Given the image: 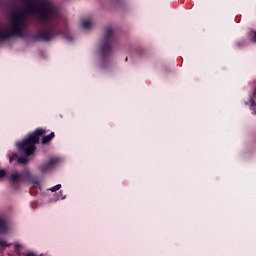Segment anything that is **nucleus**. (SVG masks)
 <instances>
[{
  "label": "nucleus",
  "mask_w": 256,
  "mask_h": 256,
  "mask_svg": "<svg viewBox=\"0 0 256 256\" xmlns=\"http://www.w3.org/2000/svg\"><path fill=\"white\" fill-rule=\"evenodd\" d=\"M7 233V223L5 220L0 218V234H5Z\"/></svg>",
  "instance_id": "423d86ee"
},
{
  "label": "nucleus",
  "mask_w": 256,
  "mask_h": 256,
  "mask_svg": "<svg viewBox=\"0 0 256 256\" xmlns=\"http://www.w3.org/2000/svg\"><path fill=\"white\" fill-rule=\"evenodd\" d=\"M17 159H19V155H17V153H12V154L9 156V161H10V163H13V161H17Z\"/></svg>",
  "instance_id": "1a4fd4ad"
},
{
  "label": "nucleus",
  "mask_w": 256,
  "mask_h": 256,
  "mask_svg": "<svg viewBox=\"0 0 256 256\" xmlns=\"http://www.w3.org/2000/svg\"><path fill=\"white\" fill-rule=\"evenodd\" d=\"M55 137V132H51L49 135L42 137V145H47L50 143Z\"/></svg>",
  "instance_id": "39448f33"
},
{
  "label": "nucleus",
  "mask_w": 256,
  "mask_h": 256,
  "mask_svg": "<svg viewBox=\"0 0 256 256\" xmlns=\"http://www.w3.org/2000/svg\"><path fill=\"white\" fill-rule=\"evenodd\" d=\"M0 247H7V241L0 240Z\"/></svg>",
  "instance_id": "ddd939ff"
},
{
  "label": "nucleus",
  "mask_w": 256,
  "mask_h": 256,
  "mask_svg": "<svg viewBox=\"0 0 256 256\" xmlns=\"http://www.w3.org/2000/svg\"><path fill=\"white\" fill-rule=\"evenodd\" d=\"M93 25V22L91 20L84 19L82 20L81 26L83 29H89Z\"/></svg>",
  "instance_id": "0eeeda50"
},
{
  "label": "nucleus",
  "mask_w": 256,
  "mask_h": 256,
  "mask_svg": "<svg viewBox=\"0 0 256 256\" xmlns=\"http://www.w3.org/2000/svg\"><path fill=\"white\" fill-rule=\"evenodd\" d=\"M27 161H28V159L25 156H20V157L18 156V158H17V163L19 165H26Z\"/></svg>",
  "instance_id": "6e6552de"
},
{
  "label": "nucleus",
  "mask_w": 256,
  "mask_h": 256,
  "mask_svg": "<svg viewBox=\"0 0 256 256\" xmlns=\"http://www.w3.org/2000/svg\"><path fill=\"white\" fill-rule=\"evenodd\" d=\"M6 177L10 185H12V187H15V185H19L21 181H27V179H30L31 174H29V172H14L12 174H6Z\"/></svg>",
  "instance_id": "7ed1b4c3"
},
{
  "label": "nucleus",
  "mask_w": 256,
  "mask_h": 256,
  "mask_svg": "<svg viewBox=\"0 0 256 256\" xmlns=\"http://www.w3.org/2000/svg\"><path fill=\"white\" fill-rule=\"evenodd\" d=\"M45 133V130L43 129H37L32 134H29L26 139H24L22 142L17 143V147L22 153L26 155V157H30V155H33L35 153V149L37 147V143H39V139L41 135Z\"/></svg>",
  "instance_id": "f03ea898"
},
{
  "label": "nucleus",
  "mask_w": 256,
  "mask_h": 256,
  "mask_svg": "<svg viewBox=\"0 0 256 256\" xmlns=\"http://www.w3.org/2000/svg\"><path fill=\"white\" fill-rule=\"evenodd\" d=\"M15 247H21V245H19V244H16V245H15Z\"/></svg>",
  "instance_id": "f3484780"
},
{
  "label": "nucleus",
  "mask_w": 256,
  "mask_h": 256,
  "mask_svg": "<svg viewBox=\"0 0 256 256\" xmlns=\"http://www.w3.org/2000/svg\"><path fill=\"white\" fill-rule=\"evenodd\" d=\"M30 183H32V185H35V187H39V181L37 180H31Z\"/></svg>",
  "instance_id": "4468645a"
},
{
  "label": "nucleus",
  "mask_w": 256,
  "mask_h": 256,
  "mask_svg": "<svg viewBox=\"0 0 256 256\" xmlns=\"http://www.w3.org/2000/svg\"><path fill=\"white\" fill-rule=\"evenodd\" d=\"M61 159L59 157H51L48 159V161L44 162L42 165L38 166V170L40 173H49L50 171H53L54 168L59 165V162Z\"/></svg>",
  "instance_id": "20e7f679"
},
{
  "label": "nucleus",
  "mask_w": 256,
  "mask_h": 256,
  "mask_svg": "<svg viewBox=\"0 0 256 256\" xmlns=\"http://www.w3.org/2000/svg\"><path fill=\"white\" fill-rule=\"evenodd\" d=\"M44 41H49V38H44Z\"/></svg>",
  "instance_id": "dca6fc26"
},
{
  "label": "nucleus",
  "mask_w": 256,
  "mask_h": 256,
  "mask_svg": "<svg viewBox=\"0 0 256 256\" xmlns=\"http://www.w3.org/2000/svg\"><path fill=\"white\" fill-rule=\"evenodd\" d=\"M61 189V184H57L56 186L49 189V191H52V193H55V191H59Z\"/></svg>",
  "instance_id": "9d476101"
},
{
  "label": "nucleus",
  "mask_w": 256,
  "mask_h": 256,
  "mask_svg": "<svg viewBox=\"0 0 256 256\" xmlns=\"http://www.w3.org/2000/svg\"><path fill=\"white\" fill-rule=\"evenodd\" d=\"M111 33V30H108V34Z\"/></svg>",
  "instance_id": "a211bd4d"
},
{
  "label": "nucleus",
  "mask_w": 256,
  "mask_h": 256,
  "mask_svg": "<svg viewBox=\"0 0 256 256\" xmlns=\"http://www.w3.org/2000/svg\"><path fill=\"white\" fill-rule=\"evenodd\" d=\"M3 177H7V172L5 171V169L0 170V179H3Z\"/></svg>",
  "instance_id": "f8f14e48"
},
{
  "label": "nucleus",
  "mask_w": 256,
  "mask_h": 256,
  "mask_svg": "<svg viewBox=\"0 0 256 256\" xmlns=\"http://www.w3.org/2000/svg\"><path fill=\"white\" fill-rule=\"evenodd\" d=\"M250 103H251V110L253 111V113H256V104H255V102H253V100L251 99Z\"/></svg>",
  "instance_id": "9b49d317"
},
{
  "label": "nucleus",
  "mask_w": 256,
  "mask_h": 256,
  "mask_svg": "<svg viewBox=\"0 0 256 256\" xmlns=\"http://www.w3.org/2000/svg\"><path fill=\"white\" fill-rule=\"evenodd\" d=\"M252 41H253L254 43H256V32H254V34H253Z\"/></svg>",
  "instance_id": "2eb2a0df"
},
{
  "label": "nucleus",
  "mask_w": 256,
  "mask_h": 256,
  "mask_svg": "<svg viewBox=\"0 0 256 256\" xmlns=\"http://www.w3.org/2000/svg\"><path fill=\"white\" fill-rule=\"evenodd\" d=\"M26 11L24 14H15L12 17L10 26L0 25V41L12 35H21L25 25V15H35L39 21L53 19L57 15V10L45 0H26Z\"/></svg>",
  "instance_id": "f257e3e1"
}]
</instances>
